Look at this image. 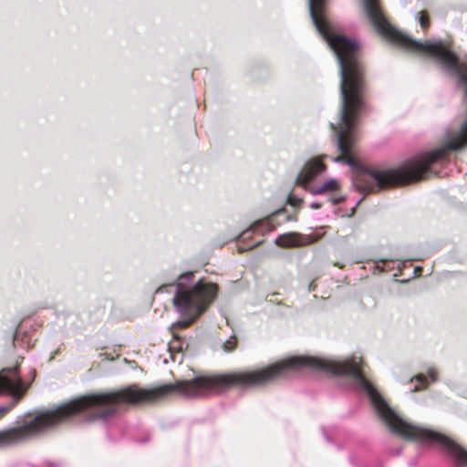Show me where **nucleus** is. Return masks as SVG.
I'll list each match as a JSON object with an SVG mask.
<instances>
[{
	"label": "nucleus",
	"mask_w": 467,
	"mask_h": 467,
	"mask_svg": "<svg viewBox=\"0 0 467 467\" xmlns=\"http://www.w3.org/2000/svg\"><path fill=\"white\" fill-rule=\"evenodd\" d=\"M362 9L374 29L382 36L393 40L412 51L423 52L434 57L447 71L454 76L457 87L462 90L464 112L455 118L446 130L445 145L421 153L398 169L371 171L361 167L348 154L346 163L355 170L352 183L357 191L375 192L388 186L402 185L427 179L436 174L432 165L446 158L448 150H459L467 145V58L460 59L441 42L419 41L396 30L386 18L379 0H362Z\"/></svg>",
	"instance_id": "obj_1"
},
{
	"label": "nucleus",
	"mask_w": 467,
	"mask_h": 467,
	"mask_svg": "<svg viewBox=\"0 0 467 467\" xmlns=\"http://www.w3.org/2000/svg\"><path fill=\"white\" fill-rule=\"evenodd\" d=\"M327 4V0H308L313 24L334 51L340 67L339 119L337 123H330V127L337 137V148L343 153L334 161L346 162L355 143L360 114L366 109L364 68L358 57L359 43L334 32L326 17Z\"/></svg>",
	"instance_id": "obj_2"
},
{
	"label": "nucleus",
	"mask_w": 467,
	"mask_h": 467,
	"mask_svg": "<svg viewBox=\"0 0 467 467\" xmlns=\"http://www.w3.org/2000/svg\"><path fill=\"white\" fill-rule=\"evenodd\" d=\"M175 288L172 303L182 320L173 323L171 329L187 327L192 324L215 299L217 285L204 280H195L193 272L180 275L175 284L164 285L158 288L157 293L168 292Z\"/></svg>",
	"instance_id": "obj_3"
},
{
	"label": "nucleus",
	"mask_w": 467,
	"mask_h": 467,
	"mask_svg": "<svg viewBox=\"0 0 467 467\" xmlns=\"http://www.w3.org/2000/svg\"><path fill=\"white\" fill-rule=\"evenodd\" d=\"M25 390L16 368H3L0 371V419L16 405Z\"/></svg>",
	"instance_id": "obj_4"
},
{
	"label": "nucleus",
	"mask_w": 467,
	"mask_h": 467,
	"mask_svg": "<svg viewBox=\"0 0 467 467\" xmlns=\"http://www.w3.org/2000/svg\"><path fill=\"white\" fill-rule=\"evenodd\" d=\"M327 171L320 158H311L306 161L296 177V183L309 192V187Z\"/></svg>",
	"instance_id": "obj_5"
},
{
	"label": "nucleus",
	"mask_w": 467,
	"mask_h": 467,
	"mask_svg": "<svg viewBox=\"0 0 467 467\" xmlns=\"http://www.w3.org/2000/svg\"><path fill=\"white\" fill-rule=\"evenodd\" d=\"M275 229V225L273 223V215L267 217L264 220L256 221L253 223L250 228L244 230L240 235L239 239L242 242H245L246 240L252 237V234L254 233H265L270 232Z\"/></svg>",
	"instance_id": "obj_6"
},
{
	"label": "nucleus",
	"mask_w": 467,
	"mask_h": 467,
	"mask_svg": "<svg viewBox=\"0 0 467 467\" xmlns=\"http://www.w3.org/2000/svg\"><path fill=\"white\" fill-rule=\"evenodd\" d=\"M339 188V183L336 179H330L320 186L314 185L309 187V192L313 195L323 194L325 192H336Z\"/></svg>",
	"instance_id": "obj_7"
},
{
	"label": "nucleus",
	"mask_w": 467,
	"mask_h": 467,
	"mask_svg": "<svg viewBox=\"0 0 467 467\" xmlns=\"http://www.w3.org/2000/svg\"><path fill=\"white\" fill-rule=\"evenodd\" d=\"M275 244L281 247H292L298 244L297 235L294 233L280 234L275 239Z\"/></svg>",
	"instance_id": "obj_8"
},
{
	"label": "nucleus",
	"mask_w": 467,
	"mask_h": 467,
	"mask_svg": "<svg viewBox=\"0 0 467 467\" xmlns=\"http://www.w3.org/2000/svg\"><path fill=\"white\" fill-rule=\"evenodd\" d=\"M415 18L419 21L420 27L423 30H427L430 26V21L428 16L424 12H419Z\"/></svg>",
	"instance_id": "obj_9"
},
{
	"label": "nucleus",
	"mask_w": 467,
	"mask_h": 467,
	"mask_svg": "<svg viewBox=\"0 0 467 467\" xmlns=\"http://www.w3.org/2000/svg\"><path fill=\"white\" fill-rule=\"evenodd\" d=\"M236 344H237L236 337H235V336H233L223 343V348L225 352H230L235 348Z\"/></svg>",
	"instance_id": "obj_10"
},
{
	"label": "nucleus",
	"mask_w": 467,
	"mask_h": 467,
	"mask_svg": "<svg viewBox=\"0 0 467 467\" xmlns=\"http://www.w3.org/2000/svg\"><path fill=\"white\" fill-rule=\"evenodd\" d=\"M427 373L432 382H436L438 380V371L435 368L430 367Z\"/></svg>",
	"instance_id": "obj_11"
},
{
	"label": "nucleus",
	"mask_w": 467,
	"mask_h": 467,
	"mask_svg": "<svg viewBox=\"0 0 467 467\" xmlns=\"http://www.w3.org/2000/svg\"><path fill=\"white\" fill-rule=\"evenodd\" d=\"M415 379H416L417 382L420 383L422 386H426L427 385V379L422 374H420V375L416 376Z\"/></svg>",
	"instance_id": "obj_12"
},
{
	"label": "nucleus",
	"mask_w": 467,
	"mask_h": 467,
	"mask_svg": "<svg viewBox=\"0 0 467 467\" xmlns=\"http://www.w3.org/2000/svg\"><path fill=\"white\" fill-rule=\"evenodd\" d=\"M20 337H21V335H20V332L18 330L16 331L15 335H14V337H13V340H14V344L16 346V345H20L22 346V344L20 343Z\"/></svg>",
	"instance_id": "obj_13"
},
{
	"label": "nucleus",
	"mask_w": 467,
	"mask_h": 467,
	"mask_svg": "<svg viewBox=\"0 0 467 467\" xmlns=\"http://www.w3.org/2000/svg\"><path fill=\"white\" fill-rule=\"evenodd\" d=\"M344 197L343 196H340V197H337V198H331L329 199V201L332 202V204H338L340 202H342L344 201Z\"/></svg>",
	"instance_id": "obj_14"
},
{
	"label": "nucleus",
	"mask_w": 467,
	"mask_h": 467,
	"mask_svg": "<svg viewBox=\"0 0 467 467\" xmlns=\"http://www.w3.org/2000/svg\"><path fill=\"white\" fill-rule=\"evenodd\" d=\"M11 368H16L17 376H18V377H19V379H21L23 386L26 388V389H28V387H29V385H31V382H28V384H25V383H24V381H23L22 378L19 376V372H18V366L16 365V366H15V367H12ZM26 390H25V392H26Z\"/></svg>",
	"instance_id": "obj_15"
},
{
	"label": "nucleus",
	"mask_w": 467,
	"mask_h": 467,
	"mask_svg": "<svg viewBox=\"0 0 467 467\" xmlns=\"http://www.w3.org/2000/svg\"><path fill=\"white\" fill-rule=\"evenodd\" d=\"M309 206L312 209H319L322 206V204L318 202H313L309 204Z\"/></svg>",
	"instance_id": "obj_16"
},
{
	"label": "nucleus",
	"mask_w": 467,
	"mask_h": 467,
	"mask_svg": "<svg viewBox=\"0 0 467 467\" xmlns=\"http://www.w3.org/2000/svg\"><path fill=\"white\" fill-rule=\"evenodd\" d=\"M323 431H324V437H325L326 441H327V442H331V439L327 436V432L325 431V430H323Z\"/></svg>",
	"instance_id": "obj_17"
},
{
	"label": "nucleus",
	"mask_w": 467,
	"mask_h": 467,
	"mask_svg": "<svg viewBox=\"0 0 467 467\" xmlns=\"http://www.w3.org/2000/svg\"><path fill=\"white\" fill-rule=\"evenodd\" d=\"M301 202V200H300V199H298V200H296V201H293L292 199H290V202H291V204H292V205H296V204H297V202Z\"/></svg>",
	"instance_id": "obj_18"
},
{
	"label": "nucleus",
	"mask_w": 467,
	"mask_h": 467,
	"mask_svg": "<svg viewBox=\"0 0 467 467\" xmlns=\"http://www.w3.org/2000/svg\"><path fill=\"white\" fill-rule=\"evenodd\" d=\"M259 243H260V241H257L254 244H248L247 248H252V247L255 246L256 244H258Z\"/></svg>",
	"instance_id": "obj_19"
},
{
	"label": "nucleus",
	"mask_w": 467,
	"mask_h": 467,
	"mask_svg": "<svg viewBox=\"0 0 467 467\" xmlns=\"http://www.w3.org/2000/svg\"><path fill=\"white\" fill-rule=\"evenodd\" d=\"M31 374H32L31 380H33V379H34V378H35V370H34V369H33V370H31Z\"/></svg>",
	"instance_id": "obj_20"
},
{
	"label": "nucleus",
	"mask_w": 467,
	"mask_h": 467,
	"mask_svg": "<svg viewBox=\"0 0 467 467\" xmlns=\"http://www.w3.org/2000/svg\"><path fill=\"white\" fill-rule=\"evenodd\" d=\"M420 270H421V267H420V266H417V267L415 268V272H420Z\"/></svg>",
	"instance_id": "obj_21"
},
{
	"label": "nucleus",
	"mask_w": 467,
	"mask_h": 467,
	"mask_svg": "<svg viewBox=\"0 0 467 467\" xmlns=\"http://www.w3.org/2000/svg\"><path fill=\"white\" fill-rule=\"evenodd\" d=\"M172 333H173V337L178 340L179 337L177 336V334H175V332H172Z\"/></svg>",
	"instance_id": "obj_22"
},
{
	"label": "nucleus",
	"mask_w": 467,
	"mask_h": 467,
	"mask_svg": "<svg viewBox=\"0 0 467 467\" xmlns=\"http://www.w3.org/2000/svg\"><path fill=\"white\" fill-rule=\"evenodd\" d=\"M403 5H407L408 0H401Z\"/></svg>",
	"instance_id": "obj_23"
},
{
	"label": "nucleus",
	"mask_w": 467,
	"mask_h": 467,
	"mask_svg": "<svg viewBox=\"0 0 467 467\" xmlns=\"http://www.w3.org/2000/svg\"><path fill=\"white\" fill-rule=\"evenodd\" d=\"M363 198H361L360 200H358V202H357V205H358L361 202H362Z\"/></svg>",
	"instance_id": "obj_24"
},
{
	"label": "nucleus",
	"mask_w": 467,
	"mask_h": 467,
	"mask_svg": "<svg viewBox=\"0 0 467 467\" xmlns=\"http://www.w3.org/2000/svg\"><path fill=\"white\" fill-rule=\"evenodd\" d=\"M418 389H418V387L416 386V387L413 389V390H412V391H417Z\"/></svg>",
	"instance_id": "obj_25"
},
{
	"label": "nucleus",
	"mask_w": 467,
	"mask_h": 467,
	"mask_svg": "<svg viewBox=\"0 0 467 467\" xmlns=\"http://www.w3.org/2000/svg\"><path fill=\"white\" fill-rule=\"evenodd\" d=\"M320 159H322V157H319ZM323 158H326V155H323Z\"/></svg>",
	"instance_id": "obj_26"
}]
</instances>
